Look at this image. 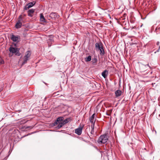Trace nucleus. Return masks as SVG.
<instances>
[{"label":"nucleus","mask_w":160,"mask_h":160,"mask_svg":"<svg viewBox=\"0 0 160 160\" xmlns=\"http://www.w3.org/2000/svg\"><path fill=\"white\" fill-rule=\"evenodd\" d=\"M95 49L97 51H100V54L101 56H103L105 54L104 51L103 49V44L101 42H97L95 43Z\"/></svg>","instance_id":"nucleus-1"},{"label":"nucleus","mask_w":160,"mask_h":160,"mask_svg":"<svg viewBox=\"0 0 160 160\" xmlns=\"http://www.w3.org/2000/svg\"><path fill=\"white\" fill-rule=\"evenodd\" d=\"M108 140V138L106 134L101 135L98 139L97 142L99 144H105Z\"/></svg>","instance_id":"nucleus-2"},{"label":"nucleus","mask_w":160,"mask_h":160,"mask_svg":"<svg viewBox=\"0 0 160 160\" xmlns=\"http://www.w3.org/2000/svg\"><path fill=\"white\" fill-rule=\"evenodd\" d=\"M20 49L19 48L11 47L9 49V50L10 52L14 53L15 55L18 56H19L21 55L19 52Z\"/></svg>","instance_id":"nucleus-3"},{"label":"nucleus","mask_w":160,"mask_h":160,"mask_svg":"<svg viewBox=\"0 0 160 160\" xmlns=\"http://www.w3.org/2000/svg\"><path fill=\"white\" fill-rule=\"evenodd\" d=\"M31 53L30 51H28L25 53V55L24 56V59L22 62V65H23L27 62V61L29 59L31 55Z\"/></svg>","instance_id":"nucleus-4"},{"label":"nucleus","mask_w":160,"mask_h":160,"mask_svg":"<svg viewBox=\"0 0 160 160\" xmlns=\"http://www.w3.org/2000/svg\"><path fill=\"white\" fill-rule=\"evenodd\" d=\"M20 37L19 36H16L12 34L11 37V39L13 42H19L20 41Z\"/></svg>","instance_id":"nucleus-5"},{"label":"nucleus","mask_w":160,"mask_h":160,"mask_svg":"<svg viewBox=\"0 0 160 160\" xmlns=\"http://www.w3.org/2000/svg\"><path fill=\"white\" fill-rule=\"evenodd\" d=\"M84 125H83L82 126H80L78 128L75 130V132L78 135H80L82 132V130L84 127Z\"/></svg>","instance_id":"nucleus-6"},{"label":"nucleus","mask_w":160,"mask_h":160,"mask_svg":"<svg viewBox=\"0 0 160 160\" xmlns=\"http://www.w3.org/2000/svg\"><path fill=\"white\" fill-rule=\"evenodd\" d=\"M36 3V2L33 1V2H31L27 4L24 8V10H27L29 8L32 7Z\"/></svg>","instance_id":"nucleus-7"},{"label":"nucleus","mask_w":160,"mask_h":160,"mask_svg":"<svg viewBox=\"0 0 160 160\" xmlns=\"http://www.w3.org/2000/svg\"><path fill=\"white\" fill-rule=\"evenodd\" d=\"M50 17L52 19H55L58 18L59 16L56 12H52L49 15Z\"/></svg>","instance_id":"nucleus-8"},{"label":"nucleus","mask_w":160,"mask_h":160,"mask_svg":"<svg viewBox=\"0 0 160 160\" xmlns=\"http://www.w3.org/2000/svg\"><path fill=\"white\" fill-rule=\"evenodd\" d=\"M95 115V113L93 114L89 118L90 122L92 123V124H93V125H95V120H94Z\"/></svg>","instance_id":"nucleus-9"},{"label":"nucleus","mask_w":160,"mask_h":160,"mask_svg":"<svg viewBox=\"0 0 160 160\" xmlns=\"http://www.w3.org/2000/svg\"><path fill=\"white\" fill-rule=\"evenodd\" d=\"M122 91L120 90H118L115 91V96L117 98L121 96L122 93Z\"/></svg>","instance_id":"nucleus-10"},{"label":"nucleus","mask_w":160,"mask_h":160,"mask_svg":"<svg viewBox=\"0 0 160 160\" xmlns=\"http://www.w3.org/2000/svg\"><path fill=\"white\" fill-rule=\"evenodd\" d=\"M34 11L35 10L33 9L29 10L28 11V15L29 17H32Z\"/></svg>","instance_id":"nucleus-11"},{"label":"nucleus","mask_w":160,"mask_h":160,"mask_svg":"<svg viewBox=\"0 0 160 160\" xmlns=\"http://www.w3.org/2000/svg\"><path fill=\"white\" fill-rule=\"evenodd\" d=\"M108 74V71L107 70H105L102 73V77L105 78L107 77Z\"/></svg>","instance_id":"nucleus-12"},{"label":"nucleus","mask_w":160,"mask_h":160,"mask_svg":"<svg viewBox=\"0 0 160 160\" xmlns=\"http://www.w3.org/2000/svg\"><path fill=\"white\" fill-rule=\"evenodd\" d=\"M72 121V119L70 118H67L64 120L63 121L64 124H66L68 123L69 122H71Z\"/></svg>","instance_id":"nucleus-13"},{"label":"nucleus","mask_w":160,"mask_h":160,"mask_svg":"<svg viewBox=\"0 0 160 160\" xmlns=\"http://www.w3.org/2000/svg\"><path fill=\"white\" fill-rule=\"evenodd\" d=\"M22 26V23H19L17 22L15 25V27L16 28L18 29L21 28Z\"/></svg>","instance_id":"nucleus-14"},{"label":"nucleus","mask_w":160,"mask_h":160,"mask_svg":"<svg viewBox=\"0 0 160 160\" xmlns=\"http://www.w3.org/2000/svg\"><path fill=\"white\" fill-rule=\"evenodd\" d=\"M58 124V125L57 126V128L58 129L62 127V126L65 125L63 121L61 122H59Z\"/></svg>","instance_id":"nucleus-15"},{"label":"nucleus","mask_w":160,"mask_h":160,"mask_svg":"<svg viewBox=\"0 0 160 160\" xmlns=\"http://www.w3.org/2000/svg\"><path fill=\"white\" fill-rule=\"evenodd\" d=\"M40 20L42 22H46L45 19L42 13L40 14Z\"/></svg>","instance_id":"nucleus-16"},{"label":"nucleus","mask_w":160,"mask_h":160,"mask_svg":"<svg viewBox=\"0 0 160 160\" xmlns=\"http://www.w3.org/2000/svg\"><path fill=\"white\" fill-rule=\"evenodd\" d=\"M18 20L17 22L20 23H22V22H23V19H22V15H20L18 17Z\"/></svg>","instance_id":"nucleus-17"},{"label":"nucleus","mask_w":160,"mask_h":160,"mask_svg":"<svg viewBox=\"0 0 160 160\" xmlns=\"http://www.w3.org/2000/svg\"><path fill=\"white\" fill-rule=\"evenodd\" d=\"M95 125H93V124H91V134H94V128Z\"/></svg>","instance_id":"nucleus-18"},{"label":"nucleus","mask_w":160,"mask_h":160,"mask_svg":"<svg viewBox=\"0 0 160 160\" xmlns=\"http://www.w3.org/2000/svg\"><path fill=\"white\" fill-rule=\"evenodd\" d=\"M63 118L62 117H60L57 118L56 120L57 122H58V123L59 122H61L63 121Z\"/></svg>","instance_id":"nucleus-19"},{"label":"nucleus","mask_w":160,"mask_h":160,"mask_svg":"<svg viewBox=\"0 0 160 160\" xmlns=\"http://www.w3.org/2000/svg\"><path fill=\"white\" fill-rule=\"evenodd\" d=\"M91 60V57L90 55L88 56L87 58H85V61L87 62L90 61Z\"/></svg>","instance_id":"nucleus-20"},{"label":"nucleus","mask_w":160,"mask_h":160,"mask_svg":"<svg viewBox=\"0 0 160 160\" xmlns=\"http://www.w3.org/2000/svg\"><path fill=\"white\" fill-rule=\"evenodd\" d=\"M142 68H147V67H149L150 69L151 68V67L148 64H146V65L143 64V65H142Z\"/></svg>","instance_id":"nucleus-21"},{"label":"nucleus","mask_w":160,"mask_h":160,"mask_svg":"<svg viewBox=\"0 0 160 160\" xmlns=\"http://www.w3.org/2000/svg\"><path fill=\"white\" fill-rule=\"evenodd\" d=\"M97 58H94L92 59V63L94 64V63H96V62H97Z\"/></svg>","instance_id":"nucleus-22"},{"label":"nucleus","mask_w":160,"mask_h":160,"mask_svg":"<svg viewBox=\"0 0 160 160\" xmlns=\"http://www.w3.org/2000/svg\"><path fill=\"white\" fill-rule=\"evenodd\" d=\"M58 122H57V121L56 120L55 121V122L53 123H52V126H55L56 125H57V124H58Z\"/></svg>","instance_id":"nucleus-23"},{"label":"nucleus","mask_w":160,"mask_h":160,"mask_svg":"<svg viewBox=\"0 0 160 160\" xmlns=\"http://www.w3.org/2000/svg\"><path fill=\"white\" fill-rule=\"evenodd\" d=\"M3 87H4V84L3 83H2L1 84V86L0 88V91L2 90Z\"/></svg>","instance_id":"nucleus-24"},{"label":"nucleus","mask_w":160,"mask_h":160,"mask_svg":"<svg viewBox=\"0 0 160 160\" xmlns=\"http://www.w3.org/2000/svg\"><path fill=\"white\" fill-rule=\"evenodd\" d=\"M33 127H32L31 126H26V127L25 126L24 127L25 129H28V128L31 129V128H32Z\"/></svg>","instance_id":"nucleus-25"},{"label":"nucleus","mask_w":160,"mask_h":160,"mask_svg":"<svg viewBox=\"0 0 160 160\" xmlns=\"http://www.w3.org/2000/svg\"><path fill=\"white\" fill-rule=\"evenodd\" d=\"M4 61L3 60H2V61H0V63L1 64H2L4 63Z\"/></svg>","instance_id":"nucleus-26"},{"label":"nucleus","mask_w":160,"mask_h":160,"mask_svg":"<svg viewBox=\"0 0 160 160\" xmlns=\"http://www.w3.org/2000/svg\"><path fill=\"white\" fill-rule=\"evenodd\" d=\"M156 44L157 45H159V42L158 41L157 42Z\"/></svg>","instance_id":"nucleus-27"},{"label":"nucleus","mask_w":160,"mask_h":160,"mask_svg":"<svg viewBox=\"0 0 160 160\" xmlns=\"http://www.w3.org/2000/svg\"><path fill=\"white\" fill-rule=\"evenodd\" d=\"M106 114L108 115V116H110V114H109V113H106Z\"/></svg>","instance_id":"nucleus-28"},{"label":"nucleus","mask_w":160,"mask_h":160,"mask_svg":"<svg viewBox=\"0 0 160 160\" xmlns=\"http://www.w3.org/2000/svg\"><path fill=\"white\" fill-rule=\"evenodd\" d=\"M145 69L144 70H142V72H143V71H145Z\"/></svg>","instance_id":"nucleus-29"},{"label":"nucleus","mask_w":160,"mask_h":160,"mask_svg":"<svg viewBox=\"0 0 160 160\" xmlns=\"http://www.w3.org/2000/svg\"><path fill=\"white\" fill-rule=\"evenodd\" d=\"M152 72H150V73H151V74H152Z\"/></svg>","instance_id":"nucleus-30"},{"label":"nucleus","mask_w":160,"mask_h":160,"mask_svg":"<svg viewBox=\"0 0 160 160\" xmlns=\"http://www.w3.org/2000/svg\"><path fill=\"white\" fill-rule=\"evenodd\" d=\"M158 29V28H156V30H157Z\"/></svg>","instance_id":"nucleus-31"},{"label":"nucleus","mask_w":160,"mask_h":160,"mask_svg":"<svg viewBox=\"0 0 160 160\" xmlns=\"http://www.w3.org/2000/svg\"><path fill=\"white\" fill-rule=\"evenodd\" d=\"M158 29H160V28H159Z\"/></svg>","instance_id":"nucleus-32"}]
</instances>
